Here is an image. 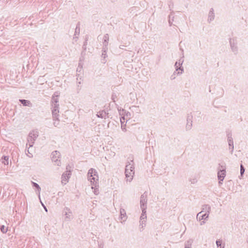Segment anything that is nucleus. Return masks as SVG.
I'll use <instances>...</instances> for the list:
<instances>
[{
  "label": "nucleus",
  "mask_w": 248,
  "mask_h": 248,
  "mask_svg": "<svg viewBox=\"0 0 248 248\" xmlns=\"http://www.w3.org/2000/svg\"><path fill=\"white\" fill-rule=\"evenodd\" d=\"M58 95H56V94H54V95L53 96L52 98V107H54L55 108H58L59 107V104H58Z\"/></svg>",
  "instance_id": "f3484780"
},
{
  "label": "nucleus",
  "mask_w": 248,
  "mask_h": 248,
  "mask_svg": "<svg viewBox=\"0 0 248 248\" xmlns=\"http://www.w3.org/2000/svg\"><path fill=\"white\" fill-rule=\"evenodd\" d=\"M88 179L90 181L92 188L94 189L93 192L95 195H97L99 193L98 188V176L96 170L94 169H90L88 172Z\"/></svg>",
  "instance_id": "f257e3e1"
},
{
  "label": "nucleus",
  "mask_w": 248,
  "mask_h": 248,
  "mask_svg": "<svg viewBox=\"0 0 248 248\" xmlns=\"http://www.w3.org/2000/svg\"><path fill=\"white\" fill-rule=\"evenodd\" d=\"M114 99H115V97H114V95H113L112 96V99L113 100V102H115Z\"/></svg>",
  "instance_id": "3c124183"
},
{
  "label": "nucleus",
  "mask_w": 248,
  "mask_h": 248,
  "mask_svg": "<svg viewBox=\"0 0 248 248\" xmlns=\"http://www.w3.org/2000/svg\"><path fill=\"white\" fill-rule=\"evenodd\" d=\"M124 46H120V48H121V49H123V47H124Z\"/></svg>",
  "instance_id": "603ef678"
},
{
  "label": "nucleus",
  "mask_w": 248,
  "mask_h": 248,
  "mask_svg": "<svg viewBox=\"0 0 248 248\" xmlns=\"http://www.w3.org/2000/svg\"><path fill=\"white\" fill-rule=\"evenodd\" d=\"M225 248V246L223 245L222 247H220V248Z\"/></svg>",
  "instance_id": "5fc2aeb1"
},
{
  "label": "nucleus",
  "mask_w": 248,
  "mask_h": 248,
  "mask_svg": "<svg viewBox=\"0 0 248 248\" xmlns=\"http://www.w3.org/2000/svg\"><path fill=\"white\" fill-rule=\"evenodd\" d=\"M96 116L98 118H103V119H107L108 118V113H107L105 110H102L96 114Z\"/></svg>",
  "instance_id": "2eb2a0df"
},
{
  "label": "nucleus",
  "mask_w": 248,
  "mask_h": 248,
  "mask_svg": "<svg viewBox=\"0 0 248 248\" xmlns=\"http://www.w3.org/2000/svg\"><path fill=\"white\" fill-rule=\"evenodd\" d=\"M117 109L120 115H123L124 113L125 112L124 110L122 108L118 107Z\"/></svg>",
  "instance_id": "e433bc0d"
},
{
  "label": "nucleus",
  "mask_w": 248,
  "mask_h": 248,
  "mask_svg": "<svg viewBox=\"0 0 248 248\" xmlns=\"http://www.w3.org/2000/svg\"><path fill=\"white\" fill-rule=\"evenodd\" d=\"M221 240L218 239L216 241V245L217 247H220L221 246Z\"/></svg>",
  "instance_id": "ea45409f"
},
{
  "label": "nucleus",
  "mask_w": 248,
  "mask_h": 248,
  "mask_svg": "<svg viewBox=\"0 0 248 248\" xmlns=\"http://www.w3.org/2000/svg\"><path fill=\"white\" fill-rule=\"evenodd\" d=\"M63 213L65 216L64 220L65 221H69L73 219V215L71 210L68 207L64 208Z\"/></svg>",
  "instance_id": "0eeeda50"
},
{
  "label": "nucleus",
  "mask_w": 248,
  "mask_h": 248,
  "mask_svg": "<svg viewBox=\"0 0 248 248\" xmlns=\"http://www.w3.org/2000/svg\"><path fill=\"white\" fill-rule=\"evenodd\" d=\"M189 181L191 184H195L198 182L196 176H192L189 179Z\"/></svg>",
  "instance_id": "cd10ccee"
},
{
  "label": "nucleus",
  "mask_w": 248,
  "mask_h": 248,
  "mask_svg": "<svg viewBox=\"0 0 248 248\" xmlns=\"http://www.w3.org/2000/svg\"><path fill=\"white\" fill-rule=\"evenodd\" d=\"M87 41H88V38L87 37L86 38V39H85V42H84V44H83V49L84 50H86V46L87 45Z\"/></svg>",
  "instance_id": "58836bf2"
},
{
  "label": "nucleus",
  "mask_w": 248,
  "mask_h": 248,
  "mask_svg": "<svg viewBox=\"0 0 248 248\" xmlns=\"http://www.w3.org/2000/svg\"><path fill=\"white\" fill-rule=\"evenodd\" d=\"M205 223V222L204 221H202L201 222L200 225H202Z\"/></svg>",
  "instance_id": "09e8293b"
},
{
  "label": "nucleus",
  "mask_w": 248,
  "mask_h": 248,
  "mask_svg": "<svg viewBox=\"0 0 248 248\" xmlns=\"http://www.w3.org/2000/svg\"><path fill=\"white\" fill-rule=\"evenodd\" d=\"M25 154L30 158H32L33 157V155L30 153L29 148L28 150H25Z\"/></svg>",
  "instance_id": "c9c22d12"
},
{
  "label": "nucleus",
  "mask_w": 248,
  "mask_h": 248,
  "mask_svg": "<svg viewBox=\"0 0 248 248\" xmlns=\"http://www.w3.org/2000/svg\"><path fill=\"white\" fill-rule=\"evenodd\" d=\"M142 213L140 217V220L146 221V210L141 209Z\"/></svg>",
  "instance_id": "5701e85b"
},
{
  "label": "nucleus",
  "mask_w": 248,
  "mask_h": 248,
  "mask_svg": "<svg viewBox=\"0 0 248 248\" xmlns=\"http://www.w3.org/2000/svg\"><path fill=\"white\" fill-rule=\"evenodd\" d=\"M175 78V76H174V75H172L170 77V79L171 80H173V79H174Z\"/></svg>",
  "instance_id": "49530a36"
},
{
  "label": "nucleus",
  "mask_w": 248,
  "mask_h": 248,
  "mask_svg": "<svg viewBox=\"0 0 248 248\" xmlns=\"http://www.w3.org/2000/svg\"><path fill=\"white\" fill-rule=\"evenodd\" d=\"M125 175L126 181L130 182L133 179L134 174L131 172L129 173L127 170H125Z\"/></svg>",
  "instance_id": "6ab92c4d"
},
{
  "label": "nucleus",
  "mask_w": 248,
  "mask_h": 248,
  "mask_svg": "<svg viewBox=\"0 0 248 248\" xmlns=\"http://www.w3.org/2000/svg\"><path fill=\"white\" fill-rule=\"evenodd\" d=\"M120 216L119 219L122 220L121 222H124L127 218L125 210L123 208H121L120 211Z\"/></svg>",
  "instance_id": "ddd939ff"
},
{
  "label": "nucleus",
  "mask_w": 248,
  "mask_h": 248,
  "mask_svg": "<svg viewBox=\"0 0 248 248\" xmlns=\"http://www.w3.org/2000/svg\"><path fill=\"white\" fill-rule=\"evenodd\" d=\"M9 157L7 156H3L1 158V162L5 165H7L9 163L8 162Z\"/></svg>",
  "instance_id": "bb28decb"
},
{
  "label": "nucleus",
  "mask_w": 248,
  "mask_h": 248,
  "mask_svg": "<svg viewBox=\"0 0 248 248\" xmlns=\"http://www.w3.org/2000/svg\"><path fill=\"white\" fill-rule=\"evenodd\" d=\"M38 132L37 131H32L30 132L28 138L27 146L29 145V148L33 146L34 141L38 137Z\"/></svg>",
  "instance_id": "f03ea898"
},
{
  "label": "nucleus",
  "mask_w": 248,
  "mask_h": 248,
  "mask_svg": "<svg viewBox=\"0 0 248 248\" xmlns=\"http://www.w3.org/2000/svg\"><path fill=\"white\" fill-rule=\"evenodd\" d=\"M183 58L184 56H183V57L181 58H180L178 61H177L174 65V66L176 69V71L179 70L181 71V74H182L184 72V68L182 66L184 61Z\"/></svg>",
  "instance_id": "6e6552de"
},
{
  "label": "nucleus",
  "mask_w": 248,
  "mask_h": 248,
  "mask_svg": "<svg viewBox=\"0 0 248 248\" xmlns=\"http://www.w3.org/2000/svg\"><path fill=\"white\" fill-rule=\"evenodd\" d=\"M59 107L58 108H55L54 107H52V117L53 119H58L59 118Z\"/></svg>",
  "instance_id": "dca6fc26"
},
{
  "label": "nucleus",
  "mask_w": 248,
  "mask_h": 248,
  "mask_svg": "<svg viewBox=\"0 0 248 248\" xmlns=\"http://www.w3.org/2000/svg\"><path fill=\"white\" fill-rule=\"evenodd\" d=\"M108 50V48L106 49H104V47L102 48V57H103V59L101 60V62L103 63H105L107 62L106 60V58L107 57V51Z\"/></svg>",
  "instance_id": "aec40b11"
},
{
  "label": "nucleus",
  "mask_w": 248,
  "mask_h": 248,
  "mask_svg": "<svg viewBox=\"0 0 248 248\" xmlns=\"http://www.w3.org/2000/svg\"><path fill=\"white\" fill-rule=\"evenodd\" d=\"M78 39V35L75 36L73 37V39L75 40V41H77V39Z\"/></svg>",
  "instance_id": "de8ad7c7"
},
{
  "label": "nucleus",
  "mask_w": 248,
  "mask_h": 248,
  "mask_svg": "<svg viewBox=\"0 0 248 248\" xmlns=\"http://www.w3.org/2000/svg\"><path fill=\"white\" fill-rule=\"evenodd\" d=\"M226 168H223V170H218L217 172L218 179L220 181H223L226 176Z\"/></svg>",
  "instance_id": "f8f14e48"
},
{
  "label": "nucleus",
  "mask_w": 248,
  "mask_h": 248,
  "mask_svg": "<svg viewBox=\"0 0 248 248\" xmlns=\"http://www.w3.org/2000/svg\"><path fill=\"white\" fill-rule=\"evenodd\" d=\"M61 157V154L58 151H55L51 154V160L54 163L55 165L60 166L61 165V162L60 159Z\"/></svg>",
  "instance_id": "7ed1b4c3"
},
{
  "label": "nucleus",
  "mask_w": 248,
  "mask_h": 248,
  "mask_svg": "<svg viewBox=\"0 0 248 248\" xmlns=\"http://www.w3.org/2000/svg\"><path fill=\"white\" fill-rule=\"evenodd\" d=\"M245 171V169L242 164L240 165V176H243Z\"/></svg>",
  "instance_id": "f704fd0d"
},
{
  "label": "nucleus",
  "mask_w": 248,
  "mask_h": 248,
  "mask_svg": "<svg viewBox=\"0 0 248 248\" xmlns=\"http://www.w3.org/2000/svg\"><path fill=\"white\" fill-rule=\"evenodd\" d=\"M219 168L218 170H223V168H225V166L223 164L221 165L220 164H219Z\"/></svg>",
  "instance_id": "79ce46f5"
},
{
  "label": "nucleus",
  "mask_w": 248,
  "mask_h": 248,
  "mask_svg": "<svg viewBox=\"0 0 248 248\" xmlns=\"http://www.w3.org/2000/svg\"><path fill=\"white\" fill-rule=\"evenodd\" d=\"M53 125L55 127H57L60 124V120L59 118L58 119H53Z\"/></svg>",
  "instance_id": "473e14b6"
},
{
  "label": "nucleus",
  "mask_w": 248,
  "mask_h": 248,
  "mask_svg": "<svg viewBox=\"0 0 248 248\" xmlns=\"http://www.w3.org/2000/svg\"><path fill=\"white\" fill-rule=\"evenodd\" d=\"M192 242V240H189L187 241L185 243V248H189L191 245Z\"/></svg>",
  "instance_id": "7c9ffc66"
},
{
  "label": "nucleus",
  "mask_w": 248,
  "mask_h": 248,
  "mask_svg": "<svg viewBox=\"0 0 248 248\" xmlns=\"http://www.w3.org/2000/svg\"><path fill=\"white\" fill-rule=\"evenodd\" d=\"M120 121L121 123V129L123 131L125 132L126 131L125 124H124V122H122V119H120Z\"/></svg>",
  "instance_id": "72a5a7b5"
},
{
  "label": "nucleus",
  "mask_w": 248,
  "mask_h": 248,
  "mask_svg": "<svg viewBox=\"0 0 248 248\" xmlns=\"http://www.w3.org/2000/svg\"><path fill=\"white\" fill-rule=\"evenodd\" d=\"M71 175V173L70 171H66L64 172L62 176V183L63 185H65L68 181Z\"/></svg>",
  "instance_id": "1a4fd4ad"
},
{
  "label": "nucleus",
  "mask_w": 248,
  "mask_h": 248,
  "mask_svg": "<svg viewBox=\"0 0 248 248\" xmlns=\"http://www.w3.org/2000/svg\"><path fill=\"white\" fill-rule=\"evenodd\" d=\"M131 116V114H130V113L129 112H127L126 114V116L127 117V118H129Z\"/></svg>",
  "instance_id": "c03bdc74"
},
{
  "label": "nucleus",
  "mask_w": 248,
  "mask_h": 248,
  "mask_svg": "<svg viewBox=\"0 0 248 248\" xmlns=\"http://www.w3.org/2000/svg\"><path fill=\"white\" fill-rule=\"evenodd\" d=\"M227 141L229 145V149L231 154H232L234 150V144L232 134L231 132L227 133Z\"/></svg>",
  "instance_id": "423d86ee"
},
{
  "label": "nucleus",
  "mask_w": 248,
  "mask_h": 248,
  "mask_svg": "<svg viewBox=\"0 0 248 248\" xmlns=\"http://www.w3.org/2000/svg\"><path fill=\"white\" fill-rule=\"evenodd\" d=\"M135 167L134 166V162L133 160H131L128 164L126 165L125 170H127L129 173L131 172L135 174Z\"/></svg>",
  "instance_id": "9b49d317"
},
{
  "label": "nucleus",
  "mask_w": 248,
  "mask_h": 248,
  "mask_svg": "<svg viewBox=\"0 0 248 248\" xmlns=\"http://www.w3.org/2000/svg\"><path fill=\"white\" fill-rule=\"evenodd\" d=\"M19 101L24 106H30L31 105V102L29 100L19 99Z\"/></svg>",
  "instance_id": "393cba45"
},
{
  "label": "nucleus",
  "mask_w": 248,
  "mask_h": 248,
  "mask_svg": "<svg viewBox=\"0 0 248 248\" xmlns=\"http://www.w3.org/2000/svg\"><path fill=\"white\" fill-rule=\"evenodd\" d=\"M40 200H41L40 199ZM40 202H41V203L42 205L43 206V207H44V208L46 212H47V209L46 207L45 206V205H44V203L41 202V201H40Z\"/></svg>",
  "instance_id": "37998d69"
},
{
  "label": "nucleus",
  "mask_w": 248,
  "mask_h": 248,
  "mask_svg": "<svg viewBox=\"0 0 248 248\" xmlns=\"http://www.w3.org/2000/svg\"><path fill=\"white\" fill-rule=\"evenodd\" d=\"M229 43L232 51L234 54H237L238 52L237 39L236 38H230Z\"/></svg>",
  "instance_id": "20e7f679"
},
{
  "label": "nucleus",
  "mask_w": 248,
  "mask_h": 248,
  "mask_svg": "<svg viewBox=\"0 0 248 248\" xmlns=\"http://www.w3.org/2000/svg\"><path fill=\"white\" fill-rule=\"evenodd\" d=\"M181 74V73H180L179 72H177V73L176 71H175V72L173 73V75H174V76L176 77V75H179V74Z\"/></svg>",
  "instance_id": "a18cd8bd"
},
{
  "label": "nucleus",
  "mask_w": 248,
  "mask_h": 248,
  "mask_svg": "<svg viewBox=\"0 0 248 248\" xmlns=\"http://www.w3.org/2000/svg\"><path fill=\"white\" fill-rule=\"evenodd\" d=\"M0 230L2 233H5L7 232L8 229L4 225H1L0 227Z\"/></svg>",
  "instance_id": "2f4dec72"
},
{
  "label": "nucleus",
  "mask_w": 248,
  "mask_h": 248,
  "mask_svg": "<svg viewBox=\"0 0 248 248\" xmlns=\"http://www.w3.org/2000/svg\"><path fill=\"white\" fill-rule=\"evenodd\" d=\"M147 193L144 192L140 198V207L141 209L146 210L147 203Z\"/></svg>",
  "instance_id": "39448f33"
},
{
  "label": "nucleus",
  "mask_w": 248,
  "mask_h": 248,
  "mask_svg": "<svg viewBox=\"0 0 248 248\" xmlns=\"http://www.w3.org/2000/svg\"><path fill=\"white\" fill-rule=\"evenodd\" d=\"M79 32H80V27H79V24H78L77 25L76 28L75 29V34H74L75 36L78 35L79 34Z\"/></svg>",
  "instance_id": "c85d7f7f"
},
{
  "label": "nucleus",
  "mask_w": 248,
  "mask_h": 248,
  "mask_svg": "<svg viewBox=\"0 0 248 248\" xmlns=\"http://www.w3.org/2000/svg\"><path fill=\"white\" fill-rule=\"evenodd\" d=\"M122 119V122H124V117H122V118H121Z\"/></svg>",
  "instance_id": "8fccbe9b"
},
{
  "label": "nucleus",
  "mask_w": 248,
  "mask_h": 248,
  "mask_svg": "<svg viewBox=\"0 0 248 248\" xmlns=\"http://www.w3.org/2000/svg\"><path fill=\"white\" fill-rule=\"evenodd\" d=\"M202 212H200L197 215L196 218L197 219H199L200 221L204 219H207L209 217L208 213H204V214L202 215Z\"/></svg>",
  "instance_id": "4468645a"
},
{
  "label": "nucleus",
  "mask_w": 248,
  "mask_h": 248,
  "mask_svg": "<svg viewBox=\"0 0 248 248\" xmlns=\"http://www.w3.org/2000/svg\"><path fill=\"white\" fill-rule=\"evenodd\" d=\"M169 23L170 26L174 25L176 26V22L175 20V16H169Z\"/></svg>",
  "instance_id": "b1692460"
},
{
  "label": "nucleus",
  "mask_w": 248,
  "mask_h": 248,
  "mask_svg": "<svg viewBox=\"0 0 248 248\" xmlns=\"http://www.w3.org/2000/svg\"><path fill=\"white\" fill-rule=\"evenodd\" d=\"M31 184L32 185V186L33 187H35L37 189V194L38 195L39 199H40V191H41V187H40V186H39V185L38 184H37V183H36L35 182H31Z\"/></svg>",
  "instance_id": "4be33fe9"
},
{
  "label": "nucleus",
  "mask_w": 248,
  "mask_h": 248,
  "mask_svg": "<svg viewBox=\"0 0 248 248\" xmlns=\"http://www.w3.org/2000/svg\"><path fill=\"white\" fill-rule=\"evenodd\" d=\"M146 221L143 220L140 221V231L142 232L146 226Z\"/></svg>",
  "instance_id": "a878e982"
},
{
  "label": "nucleus",
  "mask_w": 248,
  "mask_h": 248,
  "mask_svg": "<svg viewBox=\"0 0 248 248\" xmlns=\"http://www.w3.org/2000/svg\"><path fill=\"white\" fill-rule=\"evenodd\" d=\"M34 16H30L29 17V20L30 21H31V23H29V24H30L31 25H33V24H36L38 23V22L36 20H35L34 19H32V18H33Z\"/></svg>",
  "instance_id": "c756f323"
},
{
  "label": "nucleus",
  "mask_w": 248,
  "mask_h": 248,
  "mask_svg": "<svg viewBox=\"0 0 248 248\" xmlns=\"http://www.w3.org/2000/svg\"><path fill=\"white\" fill-rule=\"evenodd\" d=\"M103 40L104 41L103 42V47H104V49H106L108 48V43L109 40V36L108 34H106L104 36Z\"/></svg>",
  "instance_id": "a211bd4d"
},
{
  "label": "nucleus",
  "mask_w": 248,
  "mask_h": 248,
  "mask_svg": "<svg viewBox=\"0 0 248 248\" xmlns=\"http://www.w3.org/2000/svg\"><path fill=\"white\" fill-rule=\"evenodd\" d=\"M214 19V16H209L207 19L208 23L211 22Z\"/></svg>",
  "instance_id": "a19ab883"
},
{
  "label": "nucleus",
  "mask_w": 248,
  "mask_h": 248,
  "mask_svg": "<svg viewBox=\"0 0 248 248\" xmlns=\"http://www.w3.org/2000/svg\"><path fill=\"white\" fill-rule=\"evenodd\" d=\"M222 181H220V180H219V184H222Z\"/></svg>",
  "instance_id": "864d4df0"
},
{
  "label": "nucleus",
  "mask_w": 248,
  "mask_h": 248,
  "mask_svg": "<svg viewBox=\"0 0 248 248\" xmlns=\"http://www.w3.org/2000/svg\"><path fill=\"white\" fill-rule=\"evenodd\" d=\"M211 211V207L209 205L205 204L202 206V211L201 212H205L206 213H208L209 214L210 212Z\"/></svg>",
  "instance_id": "412c9836"
},
{
  "label": "nucleus",
  "mask_w": 248,
  "mask_h": 248,
  "mask_svg": "<svg viewBox=\"0 0 248 248\" xmlns=\"http://www.w3.org/2000/svg\"><path fill=\"white\" fill-rule=\"evenodd\" d=\"M82 64H81V63H78V67H77V71L78 72H81V71H82Z\"/></svg>",
  "instance_id": "4c0bfd02"
},
{
  "label": "nucleus",
  "mask_w": 248,
  "mask_h": 248,
  "mask_svg": "<svg viewBox=\"0 0 248 248\" xmlns=\"http://www.w3.org/2000/svg\"><path fill=\"white\" fill-rule=\"evenodd\" d=\"M186 129L187 131L190 130L192 127V115L191 114L187 115L186 119Z\"/></svg>",
  "instance_id": "9d476101"
}]
</instances>
